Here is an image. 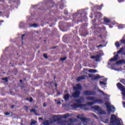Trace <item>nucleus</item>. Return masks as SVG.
<instances>
[{
  "instance_id": "10",
  "label": "nucleus",
  "mask_w": 125,
  "mask_h": 125,
  "mask_svg": "<svg viewBox=\"0 0 125 125\" xmlns=\"http://www.w3.org/2000/svg\"><path fill=\"white\" fill-rule=\"evenodd\" d=\"M83 87H82V85L80 84H76V86H74L73 88L74 89V90H81Z\"/></svg>"
},
{
  "instance_id": "44",
  "label": "nucleus",
  "mask_w": 125,
  "mask_h": 125,
  "mask_svg": "<svg viewBox=\"0 0 125 125\" xmlns=\"http://www.w3.org/2000/svg\"><path fill=\"white\" fill-rule=\"evenodd\" d=\"M5 115L6 116H9V115H10V113L9 112H6V113H5Z\"/></svg>"
},
{
  "instance_id": "50",
  "label": "nucleus",
  "mask_w": 125,
  "mask_h": 125,
  "mask_svg": "<svg viewBox=\"0 0 125 125\" xmlns=\"http://www.w3.org/2000/svg\"><path fill=\"white\" fill-rule=\"evenodd\" d=\"M93 116H94V117H95V118H96V119H98V117H97V116H96V115L94 114Z\"/></svg>"
},
{
  "instance_id": "24",
  "label": "nucleus",
  "mask_w": 125,
  "mask_h": 125,
  "mask_svg": "<svg viewBox=\"0 0 125 125\" xmlns=\"http://www.w3.org/2000/svg\"><path fill=\"white\" fill-rule=\"evenodd\" d=\"M96 14L97 15H98L99 17H102V16H103V15H102V13H101V12H97Z\"/></svg>"
},
{
  "instance_id": "30",
  "label": "nucleus",
  "mask_w": 125,
  "mask_h": 125,
  "mask_svg": "<svg viewBox=\"0 0 125 125\" xmlns=\"http://www.w3.org/2000/svg\"><path fill=\"white\" fill-rule=\"evenodd\" d=\"M30 112L31 113H34L36 114V115H38L37 114V111H36V109L33 108L32 109H31L30 110Z\"/></svg>"
},
{
  "instance_id": "39",
  "label": "nucleus",
  "mask_w": 125,
  "mask_h": 125,
  "mask_svg": "<svg viewBox=\"0 0 125 125\" xmlns=\"http://www.w3.org/2000/svg\"><path fill=\"white\" fill-rule=\"evenodd\" d=\"M36 124H37V121H33L31 122V123L30 124V125H36Z\"/></svg>"
},
{
  "instance_id": "21",
  "label": "nucleus",
  "mask_w": 125,
  "mask_h": 125,
  "mask_svg": "<svg viewBox=\"0 0 125 125\" xmlns=\"http://www.w3.org/2000/svg\"><path fill=\"white\" fill-rule=\"evenodd\" d=\"M86 99L90 101H93L94 100H95V98H94V97H87Z\"/></svg>"
},
{
  "instance_id": "31",
  "label": "nucleus",
  "mask_w": 125,
  "mask_h": 125,
  "mask_svg": "<svg viewBox=\"0 0 125 125\" xmlns=\"http://www.w3.org/2000/svg\"><path fill=\"white\" fill-rule=\"evenodd\" d=\"M115 44L116 47H120V46H121V44H120V43L118 42H116Z\"/></svg>"
},
{
  "instance_id": "3",
  "label": "nucleus",
  "mask_w": 125,
  "mask_h": 125,
  "mask_svg": "<svg viewBox=\"0 0 125 125\" xmlns=\"http://www.w3.org/2000/svg\"><path fill=\"white\" fill-rule=\"evenodd\" d=\"M95 103H98V104H103V100L100 99H98L96 100H94L93 102H88L86 103V104L88 106H92V105H94Z\"/></svg>"
},
{
  "instance_id": "27",
  "label": "nucleus",
  "mask_w": 125,
  "mask_h": 125,
  "mask_svg": "<svg viewBox=\"0 0 125 125\" xmlns=\"http://www.w3.org/2000/svg\"><path fill=\"white\" fill-rule=\"evenodd\" d=\"M99 113L100 115H106V112L104 111L101 110V109H100Z\"/></svg>"
},
{
  "instance_id": "40",
  "label": "nucleus",
  "mask_w": 125,
  "mask_h": 125,
  "mask_svg": "<svg viewBox=\"0 0 125 125\" xmlns=\"http://www.w3.org/2000/svg\"><path fill=\"white\" fill-rule=\"evenodd\" d=\"M68 11L64 10V14H65V15H68Z\"/></svg>"
},
{
  "instance_id": "43",
  "label": "nucleus",
  "mask_w": 125,
  "mask_h": 125,
  "mask_svg": "<svg viewBox=\"0 0 125 125\" xmlns=\"http://www.w3.org/2000/svg\"><path fill=\"white\" fill-rule=\"evenodd\" d=\"M29 102H30V103L33 102V98H32V97L30 98V99H29Z\"/></svg>"
},
{
  "instance_id": "59",
  "label": "nucleus",
  "mask_w": 125,
  "mask_h": 125,
  "mask_svg": "<svg viewBox=\"0 0 125 125\" xmlns=\"http://www.w3.org/2000/svg\"><path fill=\"white\" fill-rule=\"evenodd\" d=\"M3 21H0V23H3Z\"/></svg>"
},
{
  "instance_id": "28",
  "label": "nucleus",
  "mask_w": 125,
  "mask_h": 125,
  "mask_svg": "<svg viewBox=\"0 0 125 125\" xmlns=\"http://www.w3.org/2000/svg\"><path fill=\"white\" fill-rule=\"evenodd\" d=\"M43 125H49V121H48V120H46V121H44Z\"/></svg>"
},
{
  "instance_id": "62",
  "label": "nucleus",
  "mask_w": 125,
  "mask_h": 125,
  "mask_svg": "<svg viewBox=\"0 0 125 125\" xmlns=\"http://www.w3.org/2000/svg\"><path fill=\"white\" fill-rule=\"evenodd\" d=\"M124 105L125 106V102L124 103Z\"/></svg>"
},
{
  "instance_id": "52",
  "label": "nucleus",
  "mask_w": 125,
  "mask_h": 125,
  "mask_svg": "<svg viewBox=\"0 0 125 125\" xmlns=\"http://www.w3.org/2000/svg\"><path fill=\"white\" fill-rule=\"evenodd\" d=\"M67 125H75L74 124V123H71L68 124Z\"/></svg>"
},
{
  "instance_id": "57",
  "label": "nucleus",
  "mask_w": 125,
  "mask_h": 125,
  "mask_svg": "<svg viewBox=\"0 0 125 125\" xmlns=\"http://www.w3.org/2000/svg\"><path fill=\"white\" fill-rule=\"evenodd\" d=\"M11 108H12V109H13V108H14V105H12Z\"/></svg>"
},
{
  "instance_id": "13",
  "label": "nucleus",
  "mask_w": 125,
  "mask_h": 125,
  "mask_svg": "<svg viewBox=\"0 0 125 125\" xmlns=\"http://www.w3.org/2000/svg\"><path fill=\"white\" fill-rule=\"evenodd\" d=\"M105 105L106 106L108 112H112V108L110 106L109 103H105Z\"/></svg>"
},
{
  "instance_id": "11",
  "label": "nucleus",
  "mask_w": 125,
  "mask_h": 125,
  "mask_svg": "<svg viewBox=\"0 0 125 125\" xmlns=\"http://www.w3.org/2000/svg\"><path fill=\"white\" fill-rule=\"evenodd\" d=\"M117 86L119 89H120V90H123L125 89V87H124V85L122 84V83H118L117 84Z\"/></svg>"
},
{
  "instance_id": "61",
  "label": "nucleus",
  "mask_w": 125,
  "mask_h": 125,
  "mask_svg": "<svg viewBox=\"0 0 125 125\" xmlns=\"http://www.w3.org/2000/svg\"><path fill=\"white\" fill-rule=\"evenodd\" d=\"M55 86H56V87L57 86V84H55Z\"/></svg>"
},
{
  "instance_id": "17",
  "label": "nucleus",
  "mask_w": 125,
  "mask_h": 125,
  "mask_svg": "<svg viewBox=\"0 0 125 125\" xmlns=\"http://www.w3.org/2000/svg\"><path fill=\"white\" fill-rule=\"evenodd\" d=\"M103 6H104V5H103V4H101L100 6H99V5L95 6V8L97 10H101V9H102V7H103Z\"/></svg>"
},
{
  "instance_id": "15",
  "label": "nucleus",
  "mask_w": 125,
  "mask_h": 125,
  "mask_svg": "<svg viewBox=\"0 0 125 125\" xmlns=\"http://www.w3.org/2000/svg\"><path fill=\"white\" fill-rule=\"evenodd\" d=\"M104 25H107L109 23H111V20L108 19V18H105L104 19Z\"/></svg>"
},
{
  "instance_id": "14",
  "label": "nucleus",
  "mask_w": 125,
  "mask_h": 125,
  "mask_svg": "<svg viewBox=\"0 0 125 125\" xmlns=\"http://www.w3.org/2000/svg\"><path fill=\"white\" fill-rule=\"evenodd\" d=\"M84 101V99L83 98V97H82L80 99H78L76 100V102H77V104H82V103H83Z\"/></svg>"
},
{
  "instance_id": "16",
  "label": "nucleus",
  "mask_w": 125,
  "mask_h": 125,
  "mask_svg": "<svg viewBox=\"0 0 125 125\" xmlns=\"http://www.w3.org/2000/svg\"><path fill=\"white\" fill-rule=\"evenodd\" d=\"M70 98V94H65L63 96V99L65 101H68Z\"/></svg>"
},
{
  "instance_id": "58",
  "label": "nucleus",
  "mask_w": 125,
  "mask_h": 125,
  "mask_svg": "<svg viewBox=\"0 0 125 125\" xmlns=\"http://www.w3.org/2000/svg\"><path fill=\"white\" fill-rule=\"evenodd\" d=\"M22 82H23V81H22V80H21L20 81V83H22Z\"/></svg>"
},
{
  "instance_id": "20",
  "label": "nucleus",
  "mask_w": 125,
  "mask_h": 125,
  "mask_svg": "<svg viewBox=\"0 0 125 125\" xmlns=\"http://www.w3.org/2000/svg\"><path fill=\"white\" fill-rule=\"evenodd\" d=\"M68 122H70V123H76L78 122V119L70 118L68 120Z\"/></svg>"
},
{
  "instance_id": "22",
  "label": "nucleus",
  "mask_w": 125,
  "mask_h": 125,
  "mask_svg": "<svg viewBox=\"0 0 125 125\" xmlns=\"http://www.w3.org/2000/svg\"><path fill=\"white\" fill-rule=\"evenodd\" d=\"M125 50V47H122L120 49V50L117 51V54H120V53H122V52Z\"/></svg>"
},
{
  "instance_id": "53",
  "label": "nucleus",
  "mask_w": 125,
  "mask_h": 125,
  "mask_svg": "<svg viewBox=\"0 0 125 125\" xmlns=\"http://www.w3.org/2000/svg\"><path fill=\"white\" fill-rule=\"evenodd\" d=\"M0 2L4 3V0H0Z\"/></svg>"
},
{
  "instance_id": "48",
  "label": "nucleus",
  "mask_w": 125,
  "mask_h": 125,
  "mask_svg": "<svg viewBox=\"0 0 125 125\" xmlns=\"http://www.w3.org/2000/svg\"><path fill=\"white\" fill-rule=\"evenodd\" d=\"M121 42H122V43H125V40H122Z\"/></svg>"
},
{
  "instance_id": "32",
  "label": "nucleus",
  "mask_w": 125,
  "mask_h": 125,
  "mask_svg": "<svg viewBox=\"0 0 125 125\" xmlns=\"http://www.w3.org/2000/svg\"><path fill=\"white\" fill-rule=\"evenodd\" d=\"M2 81H4L5 83H7L8 82V77H6L5 78H2L1 79Z\"/></svg>"
},
{
  "instance_id": "6",
  "label": "nucleus",
  "mask_w": 125,
  "mask_h": 125,
  "mask_svg": "<svg viewBox=\"0 0 125 125\" xmlns=\"http://www.w3.org/2000/svg\"><path fill=\"white\" fill-rule=\"evenodd\" d=\"M84 115L83 114H79L77 116L78 119H79L82 121V122H85L86 121H89L88 119H86L84 117Z\"/></svg>"
},
{
  "instance_id": "34",
  "label": "nucleus",
  "mask_w": 125,
  "mask_h": 125,
  "mask_svg": "<svg viewBox=\"0 0 125 125\" xmlns=\"http://www.w3.org/2000/svg\"><path fill=\"white\" fill-rule=\"evenodd\" d=\"M79 15V13H75V14H74L73 15V18H75V17H76V16H78Z\"/></svg>"
},
{
  "instance_id": "8",
  "label": "nucleus",
  "mask_w": 125,
  "mask_h": 125,
  "mask_svg": "<svg viewBox=\"0 0 125 125\" xmlns=\"http://www.w3.org/2000/svg\"><path fill=\"white\" fill-rule=\"evenodd\" d=\"M100 57H101V55H97L96 56H92L91 57V59H95L96 62L100 61Z\"/></svg>"
},
{
  "instance_id": "9",
  "label": "nucleus",
  "mask_w": 125,
  "mask_h": 125,
  "mask_svg": "<svg viewBox=\"0 0 125 125\" xmlns=\"http://www.w3.org/2000/svg\"><path fill=\"white\" fill-rule=\"evenodd\" d=\"M87 76L86 75H82L77 77L76 81L77 82H81L82 80H85V78H87Z\"/></svg>"
},
{
  "instance_id": "47",
  "label": "nucleus",
  "mask_w": 125,
  "mask_h": 125,
  "mask_svg": "<svg viewBox=\"0 0 125 125\" xmlns=\"http://www.w3.org/2000/svg\"><path fill=\"white\" fill-rule=\"evenodd\" d=\"M38 120H41V121H42L43 120V118H42V117H39L38 118Z\"/></svg>"
},
{
  "instance_id": "63",
  "label": "nucleus",
  "mask_w": 125,
  "mask_h": 125,
  "mask_svg": "<svg viewBox=\"0 0 125 125\" xmlns=\"http://www.w3.org/2000/svg\"><path fill=\"white\" fill-rule=\"evenodd\" d=\"M48 8H51V6L49 7Z\"/></svg>"
},
{
  "instance_id": "35",
  "label": "nucleus",
  "mask_w": 125,
  "mask_h": 125,
  "mask_svg": "<svg viewBox=\"0 0 125 125\" xmlns=\"http://www.w3.org/2000/svg\"><path fill=\"white\" fill-rule=\"evenodd\" d=\"M66 59H67V58L64 57V58H61L60 60H61V61H65V60H66Z\"/></svg>"
},
{
  "instance_id": "54",
  "label": "nucleus",
  "mask_w": 125,
  "mask_h": 125,
  "mask_svg": "<svg viewBox=\"0 0 125 125\" xmlns=\"http://www.w3.org/2000/svg\"><path fill=\"white\" fill-rule=\"evenodd\" d=\"M57 104H61V102H60V101H59L57 102Z\"/></svg>"
},
{
  "instance_id": "46",
  "label": "nucleus",
  "mask_w": 125,
  "mask_h": 125,
  "mask_svg": "<svg viewBox=\"0 0 125 125\" xmlns=\"http://www.w3.org/2000/svg\"><path fill=\"white\" fill-rule=\"evenodd\" d=\"M99 92H100L101 93H102V94H104V92L101 90H99Z\"/></svg>"
},
{
  "instance_id": "49",
  "label": "nucleus",
  "mask_w": 125,
  "mask_h": 125,
  "mask_svg": "<svg viewBox=\"0 0 125 125\" xmlns=\"http://www.w3.org/2000/svg\"><path fill=\"white\" fill-rule=\"evenodd\" d=\"M43 107H46V104H45V103H43Z\"/></svg>"
},
{
  "instance_id": "55",
  "label": "nucleus",
  "mask_w": 125,
  "mask_h": 125,
  "mask_svg": "<svg viewBox=\"0 0 125 125\" xmlns=\"http://www.w3.org/2000/svg\"><path fill=\"white\" fill-rule=\"evenodd\" d=\"M25 100H27V101H29V99L27 98H26Z\"/></svg>"
},
{
  "instance_id": "19",
  "label": "nucleus",
  "mask_w": 125,
  "mask_h": 125,
  "mask_svg": "<svg viewBox=\"0 0 125 125\" xmlns=\"http://www.w3.org/2000/svg\"><path fill=\"white\" fill-rule=\"evenodd\" d=\"M89 121H86L85 122H82L79 124H76L75 125H87V123H88Z\"/></svg>"
},
{
  "instance_id": "36",
  "label": "nucleus",
  "mask_w": 125,
  "mask_h": 125,
  "mask_svg": "<svg viewBox=\"0 0 125 125\" xmlns=\"http://www.w3.org/2000/svg\"><path fill=\"white\" fill-rule=\"evenodd\" d=\"M100 84L106 85V83H104V82H103V81H100Z\"/></svg>"
},
{
  "instance_id": "7",
  "label": "nucleus",
  "mask_w": 125,
  "mask_h": 125,
  "mask_svg": "<svg viewBox=\"0 0 125 125\" xmlns=\"http://www.w3.org/2000/svg\"><path fill=\"white\" fill-rule=\"evenodd\" d=\"M80 95H81V91L79 90L75 91L72 93V96L74 98H79Z\"/></svg>"
},
{
  "instance_id": "41",
  "label": "nucleus",
  "mask_w": 125,
  "mask_h": 125,
  "mask_svg": "<svg viewBox=\"0 0 125 125\" xmlns=\"http://www.w3.org/2000/svg\"><path fill=\"white\" fill-rule=\"evenodd\" d=\"M25 34H23L21 36V41H22V43H23V41L24 40V37H25Z\"/></svg>"
},
{
  "instance_id": "33",
  "label": "nucleus",
  "mask_w": 125,
  "mask_h": 125,
  "mask_svg": "<svg viewBox=\"0 0 125 125\" xmlns=\"http://www.w3.org/2000/svg\"><path fill=\"white\" fill-rule=\"evenodd\" d=\"M62 117H61V116H59V117L57 118V121H58V122H61V118H62Z\"/></svg>"
},
{
  "instance_id": "23",
  "label": "nucleus",
  "mask_w": 125,
  "mask_h": 125,
  "mask_svg": "<svg viewBox=\"0 0 125 125\" xmlns=\"http://www.w3.org/2000/svg\"><path fill=\"white\" fill-rule=\"evenodd\" d=\"M29 27H34V28H37V27H38V24L34 23V24H30L29 25Z\"/></svg>"
},
{
  "instance_id": "5",
  "label": "nucleus",
  "mask_w": 125,
  "mask_h": 125,
  "mask_svg": "<svg viewBox=\"0 0 125 125\" xmlns=\"http://www.w3.org/2000/svg\"><path fill=\"white\" fill-rule=\"evenodd\" d=\"M89 78H91L92 81H96V80H98L99 79H101L102 77L100 76L99 75H97L96 76L93 74H89L88 75Z\"/></svg>"
},
{
  "instance_id": "60",
  "label": "nucleus",
  "mask_w": 125,
  "mask_h": 125,
  "mask_svg": "<svg viewBox=\"0 0 125 125\" xmlns=\"http://www.w3.org/2000/svg\"><path fill=\"white\" fill-rule=\"evenodd\" d=\"M79 22H83L82 21H77V23H79Z\"/></svg>"
},
{
  "instance_id": "64",
  "label": "nucleus",
  "mask_w": 125,
  "mask_h": 125,
  "mask_svg": "<svg viewBox=\"0 0 125 125\" xmlns=\"http://www.w3.org/2000/svg\"><path fill=\"white\" fill-rule=\"evenodd\" d=\"M113 109H114V111H115V107H113Z\"/></svg>"
},
{
  "instance_id": "2",
  "label": "nucleus",
  "mask_w": 125,
  "mask_h": 125,
  "mask_svg": "<svg viewBox=\"0 0 125 125\" xmlns=\"http://www.w3.org/2000/svg\"><path fill=\"white\" fill-rule=\"evenodd\" d=\"M110 124L112 125H122L120 120L117 119V116L115 114L111 115L110 118Z\"/></svg>"
},
{
  "instance_id": "29",
  "label": "nucleus",
  "mask_w": 125,
  "mask_h": 125,
  "mask_svg": "<svg viewBox=\"0 0 125 125\" xmlns=\"http://www.w3.org/2000/svg\"><path fill=\"white\" fill-rule=\"evenodd\" d=\"M68 117H70L69 114H66L63 116V119H67V118H68Z\"/></svg>"
},
{
  "instance_id": "25",
  "label": "nucleus",
  "mask_w": 125,
  "mask_h": 125,
  "mask_svg": "<svg viewBox=\"0 0 125 125\" xmlns=\"http://www.w3.org/2000/svg\"><path fill=\"white\" fill-rule=\"evenodd\" d=\"M89 72H90V73H96L97 72V70H96L95 69H90L89 70Z\"/></svg>"
},
{
  "instance_id": "4",
  "label": "nucleus",
  "mask_w": 125,
  "mask_h": 125,
  "mask_svg": "<svg viewBox=\"0 0 125 125\" xmlns=\"http://www.w3.org/2000/svg\"><path fill=\"white\" fill-rule=\"evenodd\" d=\"M84 95H87V96H89V95H95L96 94V92L95 91H93L91 90H86L85 91L83 92Z\"/></svg>"
},
{
  "instance_id": "51",
  "label": "nucleus",
  "mask_w": 125,
  "mask_h": 125,
  "mask_svg": "<svg viewBox=\"0 0 125 125\" xmlns=\"http://www.w3.org/2000/svg\"><path fill=\"white\" fill-rule=\"evenodd\" d=\"M61 125H66V123H65V122H62V123Z\"/></svg>"
},
{
  "instance_id": "26",
  "label": "nucleus",
  "mask_w": 125,
  "mask_h": 125,
  "mask_svg": "<svg viewBox=\"0 0 125 125\" xmlns=\"http://www.w3.org/2000/svg\"><path fill=\"white\" fill-rule=\"evenodd\" d=\"M123 63H125V60H121L117 62V64H123Z\"/></svg>"
},
{
  "instance_id": "56",
  "label": "nucleus",
  "mask_w": 125,
  "mask_h": 125,
  "mask_svg": "<svg viewBox=\"0 0 125 125\" xmlns=\"http://www.w3.org/2000/svg\"><path fill=\"white\" fill-rule=\"evenodd\" d=\"M79 14H80V15L82 16V15H83V13H79Z\"/></svg>"
},
{
  "instance_id": "1",
  "label": "nucleus",
  "mask_w": 125,
  "mask_h": 125,
  "mask_svg": "<svg viewBox=\"0 0 125 125\" xmlns=\"http://www.w3.org/2000/svg\"><path fill=\"white\" fill-rule=\"evenodd\" d=\"M86 105V104H73L70 105V107L72 108V110H76V109L78 108H83L84 111H88L89 108L85 107Z\"/></svg>"
},
{
  "instance_id": "38",
  "label": "nucleus",
  "mask_w": 125,
  "mask_h": 125,
  "mask_svg": "<svg viewBox=\"0 0 125 125\" xmlns=\"http://www.w3.org/2000/svg\"><path fill=\"white\" fill-rule=\"evenodd\" d=\"M43 56V58H45L46 59H47V58H48V57L47 56V55L46 54H44Z\"/></svg>"
},
{
  "instance_id": "12",
  "label": "nucleus",
  "mask_w": 125,
  "mask_h": 125,
  "mask_svg": "<svg viewBox=\"0 0 125 125\" xmlns=\"http://www.w3.org/2000/svg\"><path fill=\"white\" fill-rule=\"evenodd\" d=\"M119 58V55L117 54L115 55L113 58H111L110 60V62H113V61H117L118 60V59Z\"/></svg>"
},
{
  "instance_id": "37",
  "label": "nucleus",
  "mask_w": 125,
  "mask_h": 125,
  "mask_svg": "<svg viewBox=\"0 0 125 125\" xmlns=\"http://www.w3.org/2000/svg\"><path fill=\"white\" fill-rule=\"evenodd\" d=\"M117 1H118L119 3H122V2H125V0H117Z\"/></svg>"
},
{
  "instance_id": "18",
  "label": "nucleus",
  "mask_w": 125,
  "mask_h": 125,
  "mask_svg": "<svg viewBox=\"0 0 125 125\" xmlns=\"http://www.w3.org/2000/svg\"><path fill=\"white\" fill-rule=\"evenodd\" d=\"M92 109L94 110H95L96 111H100L101 108H100V107L97 105H95L92 107Z\"/></svg>"
},
{
  "instance_id": "42",
  "label": "nucleus",
  "mask_w": 125,
  "mask_h": 125,
  "mask_svg": "<svg viewBox=\"0 0 125 125\" xmlns=\"http://www.w3.org/2000/svg\"><path fill=\"white\" fill-rule=\"evenodd\" d=\"M122 91L123 92V93H122L123 95H124V96H125V89L122 90Z\"/></svg>"
},
{
  "instance_id": "45",
  "label": "nucleus",
  "mask_w": 125,
  "mask_h": 125,
  "mask_svg": "<svg viewBox=\"0 0 125 125\" xmlns=\"http://www.w3.org/2000/svg\"><path fill=\"white\" fill-rule=\"evenodd\" d=\"M103 47V45L100 44V45L97 46V48H98L99 47Z\"/></svg>"
}]
</instances>
